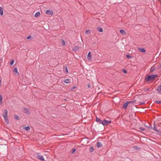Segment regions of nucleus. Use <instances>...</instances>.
Instances as JSON below:
<instances>
[{"label":"nucleus","instance_id":"nucleus-31","mask_svg":"<svg viewBox=\"0 0 161 161\" xmlns=\"http://www.w3.org/2000/svg\"><path fill=\"white\" fill-rule=\"evenodd\" d=\"M155 69V67L152 68V67L150 68V71L151 72H153Z\"/></svg>","mask_w":161,"mask_h":161},{"label":"nucleus","instance_id":"nucleus-13","mask_svg":"<svg viewBox=\"0 0 161 161\" xmlns=\"http://www.w3.org/2000/svg\"><path fill=\"white\" fill-rule=\"evenodd\" d=\"M3 14V10L2 8L1 7H0V14L2 16Z\"/></svg>","mask_w":161,"mask_h":161},{"label":"nucleus","instance_id":"nucleus-28","mask_svg":"<svg viewBox=\"0 0 161 161\" xmlns=\"http://www.w3.org/2000/svg\"><path fill=\"white\" fill-rule=\"evenodd\" d=\"M86 33L87 34H89L91 33V31L90 30H87L86 31Z\"/></svg>","mask_w":161,"mask_h":161},{"label":"nucleus","instance_id":"nucleus-35","mask_svg":"<svg viewBox=\"0 0 161 161\" xmlns=\"http://www.w3.org/2000/svg\"><path fill=\"white\" fill-rule=\"evenodd\" d=\"M65 71L67 73H68V70L67 67V66H65Z\"/></svg>","mask_w":161,"mask_h":161},{"label":"nucleus","instance_id":"nucleus-42","mask_svg":"<svg viewBox=\"0 0 161 161\" xmlns=\"http://www.w3.org/2000/svg\"><path fill=\"white\" fill-rule=\"evenodd\" d=\"M149 90V88H147V89H145V92H147V91H148Z\"/></svg>","mask_w":161,"mask_h":161},{"label":"nucleus","instance_id":"nucleus-22","mask_svg":"<svg viewBox=\"0 0 161 161\" xmlns=\"http://www.w3.org/2000/svg\"><path fill=\"white\" fill-rule=\"evenodd\" d=\"M94 149L93 147H91L89 149L90 152L92 153L94 151Z\"/></svg>","mask_w":161,"mask_h":161},{"label":"nucleus","instance_id":"nucleus-32","mask_svg":"<svg viewBox=\"0 0 161 161\" xmlns=\"http://www.w3.org/2000/svg\"><path fill=\"white\" fill-rule=\"evenodd\" d=\"M155 102L158 104H159L161 103V101H156Z\"/></svg>","mask_w":161,"mask_h":161},{"label":"nucleus","instance_id":"nucleus-30","mask_svg":"<svg viewBox=\"0 0 161 161\" xmlns=\"http://www.w3.org/2000/svg\"><path fill=\"white\" fill-rule=\"evenodd\" d=\"M126 57L127 58H128L129 59H130V58H132V56H130V55H126Z\"/></svg>","mask_w":161,"mask_h":161},{"label":"nucleus","instance_id":"nucleus-37","mask_svg":"<svg viewBox=\"0 0 161 161\" xmlns=\"http://www.w3.org/2000/svg\"><path fill=\"white\" fill-rule=\"evenodd\" d=\"M148 128L150 129L151 128H152L151 125H149V126H146Z\"/></svg>","mask_w":161,"mask_h":161},{"label":"nucleus","instance_id":"nucleus-36","mask_svg":"<svg viewBox=\"0 0 161 161\" xmlns=\"http://www.w3.org/2000/svg\"><path fill=\"white\" fill-rule=\"evenodd\" d=\"M76 150V149H72V151H71V153H74L75 152V151Z\"/></svg>","mask_w":161,"mask_h":161},{"label":"nucleus","instance_id":"nucleus-3","mask_svg":"<svg viewBox=\"0 0 161 161\" xmlns=\"http://www.w3.org/2000/svg\"><path fill=\"white\" fill-rule=\"evenodd\" d=\"M99 124H102L103 125L105 126L111 123L112 121H97Z\"/></svg>","mask_w":161,"mask_h":161},{"label":"nucleus","instance_id":"nucleus-5","mask_svg":"<svg viewBox=\"0 0 161 161\" xmlns=\"http://www.w3.org/2000/svg\"><path fill=\"white\" fill-rule=\"evenodd\" d=\"M46 14L48 15H52L53 14V12L52 10H47L46 11Z\"/></svg>","mask_w":161,"mask_h":161},{"label":"nucleus","instance_id":"nucleus-12","mask_svg":"<svg viewBox=\"0 0 161 161\" xmlns=\"http://www.w3.org/2000/svg\"><path fill=\"white\" fill-rule=\"evenodd\" d=\"M157 90L159 92V94H161V85L158 87Z\"/></svg>","mask_w":161,"mask_h":161},{"label":"nucleus","instance_id":"nucleus-20","mask_svg":"<svg viewBox=\"0 0 161 161\" xmlns=\"http://www.w3.org/2000/svg\"><path fill=\"white\" fill-rule=\"evenodd\" d=\"M64 82L66 84H68L70 83V80L68 79H67L64 80Z\"/></svg>","mask_w":161,"mask_h":161},{"label":"nucleus","instance_id":"nucleus-19","mask_svg":"<svg viewBox=\"0 0 161 161\" xmlns=\"http://www.w3.org/2000/svg\"><path fill=\"white\" fill-rule=\"evenodd\" d=\"M40 13L39 12H36L35 14V16L36 17H38L40 15Z\"/></svg>","mask_w":161,"mask_h":161},{"label":"nucleus","instance_id":"nucleus-26","mask_svg":"<svg viewBox=\"0 0 161 161\" xmlns=\"http://www.w3.org/2000/svg\"><path fill=\"white\" fill-rule=\"evenodd\" d=\"M14 60L13 59H12V60H11L10 63V65H13L14 63Z\"/></svg>","mask_w":161,"mask_h":161},{"label":"nucleus","instance_id":"nucleus-8","mask_svg":"<svg viewBox=\"0 0 161 161\" xmlns=\"http://www.w3.org/2000/svg\"><path fill=\"white\" fill-rule=\"evenodd\" d=\"M25 113L27 114H30L29 111L27 108H25L24 109Z\"/></svg>","mask_w":161,"mask_h":161},{"label":"nucleus","instance_id":"nucleus-1","mask_svg":"<svg viewBox=\"0 0 161 161\" xmlns=\"http://www.w3.org/2000/svg\"><path fill=\"white\" fill-rule=\"evenodd\" d=\"M157 76L158 75L156 74L149 75L147 78H145V80L146 81L148 82L155 79Z\"/></svg>","mask_w":161,"mask_h":161},{"label":"nucleus","instance_id":"nucleus-6","mask_svg":"<svg viewBox=\"0 0 161 161\" xmlns=\"http://www.w3.org/2000/svg\"><path fill=\"white\" fill-rule=\"evenodd\" d=\"M129 103V102H128V101H126L123 106L122 108L125 109H126Z\"/></svg>","mask_w":161,"mask_h":161},{"label":"nucleus","instance_id":"nucleus-33","mask_svg":"<svg viewBox=\"0 0 161 161\" xmlns=\"http://www.w3.org/2000/svg\"><path fill=\"white\" fill-rule=\"evenodd\" d=\"M139 129L143 131H144L145 130V128L142 127H139Z\"/></svg>","mask_w":161,"mask_h":161},{"label":"nucleus","instance_id":"nucleus-39","mask_svg":"<svg viewBox=\"0 0 161 161\" xmlns=\"http://www.w3.org/2000/svg\"><path fill=\"white\" fill-rule=\"evenodd\" d=\"M2 78L1 77H0V86H1V81H2Z\"/></svg>","mask_w":161,"mask_h":161},{"label":"nucleus","instance_id":"nucleus-29","mask_svg":"<svg viewBox=\"0 0 161 161\" xmlns=\"http://www.w3.org/2000/svg\"><path fill=\"white\" fill-rule=\"evenodd\" d=\"M62 43L63 45L64 46L65 44V42L64 40H62Z\"/></svg>","mask_w":161,"mask_h":161},{"label":"nucleus","instance_id":"nucleus-43","mask_svg":"<svg viewBox=\"0 0 161 161\" xmlns=\"http://www.w3.org/2000/svg\"><path fill=\"white\" fill-rule=\"evenodd\" d=\"M76 88V86H74V87H73L72 88V89H75Z\"/></svg>","mask_w":161,"mask_h":161},{"label":"nucleus","instance_id":"nucleus-41","mask_svg":"<svg viewBox=\"0 0 161 161\" xmlns=\"http://www.w3.org/2000/svg\"><path fill=\"white\" fill-rule=\"evenodd\" d=\"M145 104V103L144 102L140 103V105H142V104Z\"/></svg>","mask_w":161,"mask_h":161},{"label":"nucleus","instance_id":"nucleus-10","mask_svg":"<svg viewBox=\"0 0 161 161\" xmlns=\"http://www.w3.org/2000/svg\"><path fill=\"white\" fill-rule=\"evenodd\" d=\"M87 58L88 60H90L92 58V55L90 52H89L88 54Z\"/></svg>","mask_w":161,"mask_h":161},{"label":"nucleus","instance_id":"nucleus-44","mask_svg":"<svg viewBox=\"0 0 161 161\" xmlns=\"http://www.w3.org/2000/svg\"><path fill=\"white\" fill-rule=\"evenodd\" d=\"M137 147H136V146L135 147V149H137Z\"/></svg>","mask_w":161,"mask_h":161},{"label":"nucleus","instance_id":"nucleus-18","mask_svg":"<svg viewBox=\"0 0 161 161\" xmlns=\"http://www.w3.org/2000/svg\"><path fill=\"white\" fill-rule=\"evenodd\" d=\"M23 129L26 130L28 131L30 130V128L29 126H28L24 127V128Z\"/></svg>","mask_w":161,"mask_h":161},{"label":"nucleus","instance_id":"nucleus-16","mask_svg":"<svg viewBox=\"0 0 161 161\" xmlns=\"http://www.w3.org/2000/svg\"><path fill=\"white\" fill-rule=\"evenodd\" d=\"M119 32L123 35L126 34V32L125 31L123 30H120L119 31Z\"/></svg>","mask_w":161,"mask_h":161},{"label":"nucleus","instance_id":"nucleus-15","mask_svg":"<svg viewBox=\"0 0 161 161\" xmlns=\"http://www.w3.org/2000/svg\"><path fill=\"white\" fill-rule=\"evenodd\" d=\"M155 121H154V125L153 128V129L154 130L156 131L157 132H159V130H158L156 128L155 125Z\"/></svg>","mask_w":161,"mask_h":161},{"label":"nucleus","instance_id":"nucleus-2","mask_svg":"<svg viewBox=\"0 0 161 161\" xmlns=\"http://www.w3.org/2000/svg\"><path fill=\"white\" fill-rule=\"evenodd\" d=\"M3 112V116L4 117L5 121H8L7 110L6 109H5L4 110Z\"/></svg>","mask_w":161,"mask_h":161},{"label":"nucleus","instance_id":"nucleus-34","mask_svg":"<svg viewBox=\"0 0 161 161\" xmlns=\"http://www.w3.org/2000/svg\"><path fill=\"white\" fill-rule=\"evenodd\" d=\"M122 71L125 74H126L127 72L126 70L125 69H123L122 70Z\"/></svg>","mask_w":161,"mask_h":161},{"label":"nucleus","instance_id":"nucleus-14","mask_svg":"<svg viewBox=\"0 0 161 161\" xmlns=\"http://www.w3.org/2000/svg\"><path fill=\"white\" fill-rule=\"evenodd\" d=\"M97 30L99 32H102L103 31V28H101L100 27H98L97 28Z\"/></svg>","mask_w":161,"mask_h":161},{"label":"nucleus","instance_id":"nucleus-7","mask_svg":"<svg viewBox=\"0 0 161 161\" xmlns=\"http://www.w3.org/2000/svg\"><path fill=\"white\" fill-rule=\"evenodd\" d=\"M13 72L15 73V74H17L18 75H19V73L18 71L17 68V67H15L13 70Z\"/></svg>","mask_w":161,"mask_h":161},{"label":"nucleus","instance_id":"nucleus-25","mask_svg":"<svg viewBox=\"0 0 161 161\" xmlns=\"http://www.w3.org/2000/svg\"><path fill=\"white\" fill-rule=\"evenodd\" d=\"M132 116H134L135 117V118H134V119H132V121H134V119L135 120H137V119L138 118L136 116L135 114H134V115H132Z\"/></svg>","mask_w":161,"mask_h":161},{"label":"nucleus","instance_id":"nucleus-24","mask_svg":"<svg viewBox=\"0 0 161 161\" xmlns=\"http://www.w3.org/2000/svg\"><path fill=\"white\" fill-rule=\"evenodd\" d=\"M96 121H108L107 120H106L105 119H104L103 120L100 119L98 118L97 117H96Z\"/></svg>","mask_w":161,"mask_h":161},{"label":"nucleus","instance_id":"nucleus-38","mask_svg":"<svg viewBox=\"0 0 161 161\" xmlns=\"http://www.w3.org/2000/svg\"><path fill=\"white\" fill-rule=\"evenodd\" d=\"M87 86L88 88H90L91 87V85L90 84H89L87 85Z\"/></svg>","mask_w":161,"mask_h":161},{"label":"nucleus","instance_id":"nucleus-46","mask_svg":"<svg viewBox=\"0 0 161 161\" xmlns=\"http://www.w3.org/2000/svg\"><path fill=\"white\" fill-rule=\"evenodd\" d=\"M1 66V63L0 62V66Z\"/></svg>","mask_w":161,"mask_h":161},{"label":"nucleus","instance_id":"nucleus-21","mask_svg":"<svg viewBox=\"0 0 161 161\" xmlns=\"http://www.w3.org/2000/svg\"><path fill=\"white\" fill-rule=\"evenodd\" d=\"M14 117L16 120H19V118L18 116L16 114L14 115Z\"/></svg>","mask_w":161,"mask_h":161},{"label":"nucleus","instance_id":"nucleus-9","mask_svg":"<svg viewBox=\"0 0 161 161\" xmlns=\"http://www.w3.org/2000/svg\"><path fill=\"white\" fill-rule=\"evenodd\" d=\"M138 50L142 53H145L146 52L145 49L143 48H139Z\"/></svg>","mask_w":161,"mask_h":161},{"label":"nucleus","instance_id":"nucleus-11","mask_svg":"<svg viewBox=\"0 0 161 161\" xmlns=\"http://www.w3.org/2000/svg\"><path fill=\"white\" fill-rule=\"evenodd\" d=\"M102 146H103V144L101 142H98L97 143V146L98 148H99L100 147H102Z\"/></svg>","mask_w":161,"mask_h":161},{"label":"nucleus","instance_id":"nucleus-40","mask_svg":"<svg viewBox=\"0 0 161 161\" xmlns=\"http://www.w3.org/2000/svg\"><path fill=\"white\" fill-rule=\"evenodd\" d=\"M31 38V36H29L27 37V39H29Z\"/></svg>","mask_w":161,"mask_h":161},{"label":"nucleus","instance_id":"nucleus-23","mask_svg":"<svg viewBox=\"0 0 161 161\" xmlns=\"http://www.w3.org/2000/svg\"><path fill=\"white\" fill-rule=\"evenodd\" d=\"M3 97L1 95H0V105H1L2 103Z\"/></svg>","mask_w":161,"mask_h":161},{"label":"nucleus","instance_id":"nucleus-4","mask_svg":"<svg viewBox=\"0 0 161 161\" xmlns=\"http://www.w3.org/2000/svg\"><path fill=\"white\" fill-rule=\"evenodd\" d=\"M37 158L38 159L42 161H44L45 159L42 156H41L40 155L38 154L37 156Z\"/></svg>","mask_w":161,"mask_h":161},{"label":"nucleus","instance_id":"nucleus-27","mask_svg":"<svg viewBox=\"0 0 161 161\" xmlns=\"http://www.w3.org/2000/svg\"><path fill=\"white\" fill-rule=\"evenodd\" d=\"M136 102V101L135 100H134L133 101H128V102H129V103H131L132 104H134Z\"/></svg>","mask_w":161,"mask_h":161},{"label":"nucleus","instance_id":"nucleus-17","mask_svg":"<svg viewBox=\"0 0 161 161\" xmlns=\"http://www.w3.org/2000/svg\"><path fill=\"white\" fill-rule=\"evenodd\" d=\"M79 47H75L73 48H72V50L74 51H76L79 49Z\"/></svg>","mask_w":161,"mask_h":161},{"label":"nucleus","instance_id":"nucleus-45","mask_svg":"<svg viewBox=\"0 0 161 161\" xmlns=\"http://www.w3.org/2000/svg\"><path fill=\"white\" fill-rule=\"evenodd\" d=\"M6 123H7V124H8V122L9 121H6Z\"/></svg>","mask_w":161,"mask_h":161}]
</instances>
